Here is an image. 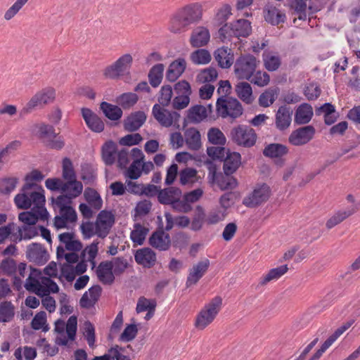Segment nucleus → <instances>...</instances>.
<instances>
[{
    "mask_svg": "<svg viewBox=\"0 0 360 360\" xmlns=\"http://www.w3.org/2000/svg\"><path fill=\"white\" fill-rule=\"evenodd\" d=\"M263 14L265 21L273 26L278 25L280 23H284L286 20L285 13L281 12L275 6L264 8Z\"/></svg>",
    "mask_w": 360,
    "mask_h": 360,
    "instance_id": "31",
    "label": "nucleus"
},
{
    "mask_svg": "<svg viewBox=\"0 0 360 360\" xmlns=\"http://www.w3.org/2000/svg\"><path fill=\"white\" fill-rule=\"evenodd\" d=\"M66 334L70 341H75L77 336V316L72 315L69 317L67 323H65Z\"/></svg>",
    "mask_w": 360,
    "mask_h": 360,
    "instance_id": "57",
    "label": "nucleus"
},
{
    "mask_svg": "<svg viewBox=\"0 0 360 360\" xmlns=\"http://www.w3.org/2000/svg\"><path fill=\"white\" fill-rule=\"evenodd\" d=\"M186 69V60L184 58H178L169 64L166 72V80L169 82H176L183 75Z\"/></svg>",
    "mask_w": 360,
    "mask_h": 360,
    "instance_id": "24",
    "label": "nucleus"
},
{
    "mask_svg": "<svg viewBox=\"0 0 360 360\" xmlns=\"http://www.w3.org/2000/svg\"><path fill=\"white\" fill-rule=\"evenodd\" d=\"M84 198L91 207L99 210L103 206V200L100 194L94 188L88 187L85 189Z\"/></svg>",
    "mask_w": 360,
    "mask_h": 360,
    "instance_id": "43",
    "label": "nucleus"
},
{
    "mask_svg": "<svg viewBox=\"0 0 360 360\" xmlns=\"http://www.w3.org/2000/svg\"><path fill=\"white\" fill-rule=\"evenodd\" d=\"M33 192L37 193L38 194L45 195V191L41 185L32 181H26L20 189V193L17 194L14 198V202L18 209V202H21L23 200L20 198L18 200V197H20L21 195H24L28 201H31V195Z\"/></svg>",
    "mask_w": 360,
    "mask_h": 360,
    "instance_id": "27",
    "label": "nucleus"
},
{
    "mask_svg": "<svg viewBox=\"0 0 360 360\" xmlns=\"http://www.w3.org/2000/svg\"><path fill=\"white\" fill-rule=\"evenodd\" d=\"M210 34L208 29L198 27L191 34L190 43L193 47L199 48L205 46L210 41Z\"/></svg>",
    "mask_w": 360,
    "mask_h": 360,
    "instance_id": "32",
    "label": "nucleus"
},
{
    "mask_svg": "<svg viewBox=\"0 0 360 360\" xmlns=\"http://www.w3.org/2000/svg\"><path fill=\"white\" fill-rule=\"evenodd\" d=\"M143 141L142 136L139 133L127 134L119 140V143L123 146L139 145Z\"/></svg>",
    "mask_w": 360,
    "mask_h": 360,
    "instance_id": "60",
    "label": "nucleus"
},
{
    "mask_svg": "<svg viewBox=\"0 0 360 360\" xmlns=\"http://www.w3.org/2000/svg\"><path fill=\"white\" fill-rule=\"evenodd\" d=\"M185 141L188 147L193 150H198L201 147V135L195 127H190L185 131Z\"/></svg>",
    "mask_w": 360,
    "mask_h": 360,
    "instance_id": "36",
    "label": "nucleus"
},
{
    "mask_svg": "<svg viewBox=\"0 0 360 360\" xmlns=\"http://www.w3.org/2000/svg\"><path fill=\"white\" fill-rule=\"evenodd\" d=\"M138 95L132 92H126L118 96L115 102L121 108L129 110L132 108L139 101Z\"/></svg>",
    "mask_w": 360,
    "mask_h": 360,
    "instance_id": "40",
    "label": "nucleus"
},
{
    "mask_svg": "<svg viewBox=\"0 0 360 360\" xmlns=\"http://www.w3.org/2000/svg\"><path fill=\"white\" fill-rule=\"evenodd\" d=\"M292 110L285 105L279 107L276 115V126L283 131L289 127L292 120Z\"/></svg>",
    "mask_w": 360,
    "mask_h": 360,
    "instance_id": "28",
    "label": "nucleus"
},
{
    "mask_svg": "<svg viewBox=\"0 0 360 360\" xmlns=\"http://www.w3.org/2000/svg\"><path fill=\"white\" fill-rule=\"evenodd\" d=\"M226 89V94L219 96L216 102L217 116H210V119L215 120L221 116L223 118L231 117L233 120L240 117L243 113L241 103L233 96H227L231 90V84L229 80H220L217 93L221 94V89Z\"/></svg>",
    "mask_w": 360,
    "mask_h": 360,
    "instance_id": "1",
    "label": "nucleus"
},
{
    "mask_svg": "<svg viewBox=\"0 0 360 360\" xmlns=\"http://www.w3.org/2000/svg\"><path fill=\"white\" fill-rule=\"evenodd\" d=\"M63 178L67 181V182L72 181L77 179L76 172L74 169L72 162L69 158H64L63 159Z\"/></svg>",
    "mask_w": 360,
    "mask_h": 360,
    "instance_id": "52",
    "label": "nucleus"
},
{
    "mask_svg": "<svg viewBox=\"0 0 360 360\" xmlns=\"http://www.w3.org/2000/svg\"><path fill=\"white\" fill-rule=\"evenodd\" d=\"M288 148L282 143H271L266 145L262 150L264 156L269 158H281L288 153Z\"/></svg>",
    "mask_w": 360,
    "mask_h": 360,
    "instance_id": "33",
    "label": "nucleus"
},
{
    "mask_svg": "<svg viewBox=\"0 0 360 360\" xmlns=\"http://www.w3.org/2000/svg\"><path fill=\"white\" fill-rule=\"evenodd\" d=\"M313 108L309 103L300 104L295 110L294 122L296 124H306L310 122L313 117Z\"/></svg>",
    "mask_w": 360,
    "mask_h": 360,
    "instance_id": "29",
    "label": "nucleus"
},
{
    "mask_svg": "<svg viewBox=\"0 0 360 360\" xmlns=\"http://www.w3.org/2000/svg\"><path fill=\"white\" fill-rule=\"evenodd\" d=\"M303 93L307 100L314 101L320 96L321 90L319 85L312 82L305 86Z\"/></svg>",
    "mask_w": 360,
    "mask_h": 360,
    "instance_id": "61",
    "label": "nucleus"
},
{
    "mask_svg": "<svg viewBox=\"0 0 360 360\" xmlns=\"http://www.w3.org/2000/svg\"><path fill=\"white\" fill-rule=\"evenodd\" d=\"M359 208L357 205L354 206L351 210L347 211H338L326 221V226L331 229L336 225L340 224L345 219L355 213Z\"/></svg>",
    "mask_w": 360,
    "mask_h": 360,
    "instance_id": "38",
    "label": "nucleus"
},
{
    "mask_svg": "<svg viewBox=\"0 0 360 360\" xmlns=\"http://www.w3.org/2000/svg\"><path fill=\"white\" fill-rule=\"evenodd\" d=\"M39 138L43 139V143L49 149L60 150L65 143L64 139L56 133L53 126L43 124L39 129Z\"/></svg>",
    "mask_w": 360,
    "mask_h": 360,
    "instance_id": "10",
    "label": "nucleus"
},
{
    "mask_svg": "<svg viewBox=\"0 0 360 360\" xmlns=\"http://www.w3.org/2000/svg\"><path fill=\"white\" fill-rule=\"evenodd\" d=\"M208 141L213 145L224 146L226 139L221 131L216 127H212L207 132Z\"/></svg>",
    "mask_w": 360,
    "mask_h": 360,
    "instance_id": "51",
    "label": "nucleus"
},
{
    "mask_svg": "<svg viewBox=\"0 0 360 360\" xmlns=\"http://www.w3.org/2000/svg\"><path fill=\"white\" fill-rule=\"evenodd\" d=\"M236 92L238 97L246 104H251L254 101L251 85L246 82L238 83L236 86Z\"/></svg>",
    "mask_w": 360,
    "mask_h": 360,
    "instance_id": "37",
    "label": "nucleus"
},
{
    "mask_svg": "<svg viewBox=\"0 0 360 360\" xmlns=\"http://www.w3.org/2000/svg\"><path fill=\"white\" fill-rule=\"evenodd\" d=\"M226 148L223 146H209L207 154L212 162L214 160L222 162L224 160Z\"/></svg>",
    "mask_w": 360,
    "mask_h": 360,
    "instance_id": "56",
    "label": "nucleus"
},
{
    "mask_svg": "<svg viewBox=\"0 0 360 360\" xmlns=\"http://www.w3.org/2000/svg\"><path fill=\"white\" fill-rule=\"evenodd\" d=\"M288 270L287 264L281 265L276 268L271 269L269 270L268 274L261 278L259 282V285H264L269 281L274 279H278L283 275H284Z\"/></svg>",
    "mask_w": 360,
    "mask_h": 360,
    "instance_id": "45",
    "label": "nucleus"
},
{
    "mask_svg": "<svg viewBox=\"0 0 360 360\" xmlns=\"http://www.w3.org/2000/svg\"><path fill=\"white\" fill-rule=\"evenodd\" d=\"M20 198L23 200L21 202H18V209L27 210L33 205L34 208L35 216L38 221H48L50 214L45 207L46 197L45 195L38 194L33 192L31 195V201H28L24 195H21ZM20 196L18 197V200Z\"/></svg>",
    "mask_w": 360,
    "mask_h": 360,
    "instance_id": "6",
    "label": "nucleus"
},
{
    "mask_svg": "<svg viewBox=\"0 0 360 360\" xmlns=\"http://www.w3.org/2000/svg\"><path fill=\"white\" fill-rule=\"evenodd\" d=\"M0 269L4 272V274L8 276H12L15 274L17 269L16 262L13 258L6 257L1 261Z\"/></svg>",
    "mask_w": 360,
    "mask_h": 360,
    "instance_id": "63",
    "label": "nucleus"
},
{
    "mask_svg": "<svg viewBox=\"0 0 360 360\" xmlns=\"http://www.w3.org/2000/svg\"><path fill=\"white\" fill-rule=\"evenodd\" d=\"M133 62V58L131 54L126 53L120 57L112 65L107 66L103 70V76L106 79H117L124 75H129V69Z\"/></svg>",
    "mask_w": 360,
    "mask_h": 360,
    "instance_id": "9",
    "label": "nucleus"
},
{
    "mask_svg": "<svg viewBox=\"0 0 360 360\" xmlns=\"http://www.w3.org/2000/svg\"><path fill=\"white\" fill-rule=\"evenodd\" d=\"M134 228V229L131 232L130 238L132 242L137 245H142L149 232V229L145 227L140 223H135Z\"/></svg>",
    "mask_w": 360,
    "mask_h": 360,
    "instance_id": "41",
    "label": "nucleus"
},
{
    "mask_svg": "<svg viewBox=\"0 0 360 360\" xmlns=\"http://www.w3.org/2000/svg\"><path fill=\"white\" fill-rule=\"evenodd\" d=\"M230 27L232 32V34H229L231 37H235L239 38L242 37L246 38L252 33L251 22L246 19L235 20L232 23V27Z\"/></svg>",
    "mask_w": 360,
    "mask_h": 360,
    "instance_id": "26",
    "label": "nucleus"
},
{
    "mask_svg": "<svg viewBox=\"0 0 360 360\" xmlns=\"http://www.w3.org/2000/svg\"><path fill=\"white\" fill-rule=\"evenodd\" d=\"M230 136L233 143L239 146L250 148L253 146L257 139L255 130L246 126L238 125L230 132Z\"/></svg>",
    "mask_w": 360,
    "mask_h": 360,
    "instance_id": "11",
    "label": "nucleus"
},
{
    "mask_svg": "<svg viewBox=\"0 0 360 360\" xmlns=\"http://www.w3.org/2000/svg\"><path fill=\"white\" fill-rule=\"evenodd\" d=\"M39 229L38 226H35V225H27V226H22V228H18V232H19V240H21L22 239L25 240H30L32 238L38 236Z\"/></svg>",
    "mask_w": 360,
    "mask_h": 360,
    "instance_id": "55",
    "label": "nucleus"
},
{
    "mask_svg": "<svg viewBox=\"0 0 360 360\" xmlns=\"http://www.w3.org/2000/svg\"><path fill=\"white\" fill-rule=\"evenodd\" d=\"M127 268V259L123 257H117L114 258V262H101L96 269V274L103 285H111L115 281V276H120Z\"/></svg>",
    "mask_w": 360,
    "mask_h": 360,
    "instance_id": "3",
    "label": "nucleus"
},
{
    "mask_svg": "<svg viewBox=\"0 0 360 360\" xmlns=\"http://www.w3.org/2000/svg\"><path fill=\"white\" fill-rule=\"evenodd\" d=\"M68 186L65 188L64 194L59 195L55 200L59 201L62 205L66 204L72 206V200L78 197L83 191V185L81 181L76 179L72 181L66 182Z\"/></svg>",
    "mask_w": 360,
    "mask_h": 360,
    "instance_id": "18",
    "label": "nucleus"
},
{
    "mask_svg": "<svg viewBox=\"0 0 360 360\" xmlns=\"http://www.w3.org/2000/svg\"><path fill=\"white\" fill-rule=\"evenodd\" d=\"M222 305V298L216 296L205 304L197 315L195 326L198 329H204L210 324L219 312Z\"/></svg>",
    "mask_w": 360,
    "mask_h": 360,
    "instance_id": "5",
    "label": "nucleus"
},
{
    "mask_svg": "<svg viewBox=\"0 0 360 360\" xmlns=\"http://www.w3.org/2000/svg\"><path fill=\"white\" fill-rule=\"evenodd\" d=\"M207 117V108L202 105H194L187 110V119L192 123H200Z\"/></svg>",
    "mask_w": 360,
    "mask_h": 360,
    "instance_id": "35",
    "label": "nucleus"
},
{
    "mask_svg": "<svg viewBox=\"0 0 360 360\" xmlns=\"http://www.w3.org/2000/svg\"><path fill=\"white\" fill-rule=\"evenodd\" d=\"M132 323L126 325L124 330L119 337V341L129 342L132 341L137 335L139 328L135 323V319H131Z\"/></svg>",
    "mask_w": 360,
    "mask_h": 360,
    "instance_id": "44",
    "label": "nucleus"
},
{
    "mask_svg": "<svg viewBox=\"0 0 360 360\" xmlns=\"http://www.w3.org/2000/svg\"><path fill=\"white\" fill-rule=\"evenodd\" d=\"M45 186L51 191H60L62 194L65 193V188L68 186L59 178H49L45 181Z\"/></svg>",
    "mask_w": 360,
    "mask_h": 360,
    "instance_id": "58",
    "label": "nucleus"
},
{
    "mask_svg": "<svg viewBox=\"0 0 360 360\" xmlns=\"http://www.w3.org/2000/svg\"><path fill=\"white\" fill-rule=\"evenodd\" d=\"M134 259L138 264L149 269L155 264L157 255L151 248H143L136 250Z\"/></svg>",
    "mask_w": 360,
    "mask_h": 360,
    "instance_id": "23",
    "label": "nucleus"
},
{
    "mask_svg": "<svg viewBox=\"0 0 360 360\" xmlns=\"http://www.w3.org/2000/svg\"><path fill=\"white\" fill-rule=\"evenodd\" d=\"M56 98V90L53 87H47L37 92L27 102L26 105L20 110V116L30 113L37 107L53 102Z\"/></svg>",
    "mask_w": 360,
    "mask_h": 360,
    "instance_id": "12",
    "label": "nucleus"
},
{
    "mask_svg": "<svg viewBox=\"0 0 360 360\" xmlns=\"http://www.w3.org/2000/svg\"><path fill=\"white\" fill-rule=\"evenodd\" d=\"M205 163L208 165L209 178L211 184H217L221 191L233 190L238 186V180L232 174L226 176L224 173L218 172L217 165L209 159Z\"/></svg>",
    "mask_w": 360,
    "mask_h": 360,
    "instance_id": "7",
    "label": "nucleus"
},
{
    "mask_svg": "<svg viewBox=\"0 0 360 360\" xmlns=\"http://www.w3.org/2000/svg\"><path fill=\"white\" fill-rule=\"evenodd\" d=\"M117 147L112 140H108L101 147V156L106 165H112L115 160Z\"/></svg>",
    "mask_w": 360,
    "mask_h": 360,
    "instance_id": "34",
    "label": "nucleus"
},
{
    "mask_svg": "<svg viewBox=\"0 0 360 360\" xmlns=\"http://www.w3.org/2000/svg\"><path fill=\"white\" fill-rule=\"evenodd\" d=\"M164 69V64L158 63L153 65L149 70L148 77L152 87L157 88L161 84L163 79Z\"/></svg>",
    "mask_w": 360,
    "mask_h": 360,
    "instance_id": "39",
    "label": "nucleus"
},
{
    "mask_svg": "<svg viewBox=\"0 0 360 360\" xmlns=\"http://www.w3.org/2000/svg\"><path fill=\"white\" fill-rule=\"evenodd\" d=\"M160 96L158 97V103L162 108H165L171 103L173 96L172 88L170 85L166 84L161 87L160 91Z\"/></svg>",
    "mask_w": 360,
    "mask_h": 360,
    "instance_id": "54",
    "label": "nucleus"
},
{
    "mask_svg": "<svg viewBox=\"0 0 360 360\" xmlns=\"http://www.w3.org/2000/svg\"><path fill=\"white\" fill-rule=\"evenodd\" d=\"M210 266V260L205 259L198 262L193 266V271H191L187 277L186 285L187 288L196 284L198 281L204 276Z\"/></svg>",
    "mask_w": 360,
    "mask_h": 360,
    "instance_id": "25",
    "label": "nucleus"
},
{
    "mask_svg": "<svg viewBox=\"0 0 360 360\" xmlns=\"http://www.w3.org/2000/svg\"><path fill=\"white\" fill-rule=\"evenodd\" d=\"M18 183L17 177H4L0 180V193L9 195Z\"/></svg>",
    "mask_w": 360,
    "mask_h": 360,
    "instance_id": "53",
    "label": "nucleus"
},
{
    "mask_svg": "<svg viewBox=\"0 0 360 360\" xmlns=\"http://www.w3.org/2000/svg\"><path fill=\"white\" fill-rule=\"evenodd\" d=\"M30 326L34 330H41L44 333L49 331V326L47 323L46 313L44 311L37 312L31 321Z\"/></svg>",
    "mask_w": 360,
    "mask_h": 360,
    "instance_id": "42",
    "label": "nucleus"
},
{
    "mask_svg": "<svg viewBox=\"0 0 360 360\" xmlns=\"http://www.w3.org/2000/svg\"><path fill=\"white\" fill-rule=\"evenodd\" d=\"M100 110L103 115L113 122H107L110 127H114L118 124L119 121L123 115L122 109L119 105H114L106 101H102L99 106Z\"/></svg>",
    "mask_w": 360,
    "mask_h": 360,
    "instance_id": "19",
    "label": "nucleus"
},
{
    "mask_svg": "<svg viewBox=\"0 0 360 360\" xmlns=\"http://www.w3.org/2000/svg\"><path fill=\"white\" fill-rule=\"evenodd\" d=\"M190 58L195 65H206L211 61L212 56L208 50L198 49L191 53Z\"/></svg>",
    "mask_w": 360,
    "mask_h": 360,
    "instance_id": "46",
    "label": "nucleus"
},
{
    "mask_svg": "<svg viewBox=\"0 0 360 360\" xmlns=\"http://www.w3.org/2000/svg\"><path fill=\"white\" fill-rule=\"evenodd\" d=\"M226 155L224 157L223 170L224 174L230 176L235 173L241 165V155L238 152L231 151L229 148L226 149Z\"/></svg>",
    "mask_w": 360,
    "mask_h": 360,
    "instance_id": "21",
    "label": "nucleus"
},
{
    "mask_svg": "<svg viewBox=\"0 0 360 360\" xmlns=\"http://www.w3.org/2000/svg\"><path fill=\"white\" fill-rule=\"evenodd\" d=\"M157 302L155 299H147L145 297H141L137 302L136 311L137 313L148 311L156 308Z\"/></svg>",
    "mask_w": 360,
    "mask_h": 360,
    "instance_id": "62",
    "label": "nucleus"
},
{
    "mask_svg": "<svg viewBox=\"0 0 360 360\" xmlns=\"http://www.w3.org/2000/svg\"><path fill=\"white\" fill-rule=\"evenodd\" d=\"M227 46H221L214 51V57L221 68H229L233 63V53Z\"/></svg>",
    "mask_w": 360,
    "mask_h": 360,
    "instance_id": "30",
    "label": "nucleus"
},
{
    "mask_svg": "<svg viewBox=\"0 0 360 360\" xmlns=\"http://www.w3.org/2000/svg\"><path fill=\"white\" fill-rule=\"evenodd\" d=\"M14 316L15 307L11 302L4 301L0 303V322H9Z\"/></svg>",
    "mask_w": 360,
    "mask_h": 360,
    "instance_id": "47",
    "label": "nucleus"
},
{
    "mask_svg": "<svg viewBox=\"0 0 360 360\" xmlns=\"http://www.w3.org/2000/svg\"><path fill=\"white\" fill-rule=\"evenodd\" d=\"M164 229L157 228L148 238V244L153 248L164 251L163 249Z\"/></svg>",
    "mask_w": 360,
    "mask_h": 360,
    "instance_id": "50",
    "label": "nucleus"
},
{
    "mask_svg": "<svg viewBox=\"0 0 360 360\" xmlns=\"http://www.w3.org/2000/svg\"><path fill=\"white\" fill-rule=\"evenodd\" d=\"M81 179L85 184H91L96 180V169L91 163L85 162L82 164Z\"/></svg>",
    "mask_w": 360,
    "mask_h": 360,
    "instance_id": "49",
    "label": "nucleus"
},
{
    "mask_svg": "<svg viewBox=\"0 0 360 360\" xmlns=\"http://www.w3.org/2000/svg\"><path fill=\"white\" fill-rule=\"evenodd\" d=\"M278 91V88L271 89L270 91H265L262 93L259 97V105L264 108H267L271 105L275 101V94Z\"/></svg>",
    "mask_w": 360,
    "mask_h": 360,
    "instance_id": "59",
    "label": "nucleus"
},
{
    "mask_svg": "<svg viewBox=\"0 0 360 360\" xmlns=\"http://www.w3.org/2000/svg\"><path fill=\"white\" fill-rule=\"evenodd\" d=\"M315 133L316 129L312 125L304 126L292 131L288 141L292 146H302L309 142L314 138Z\"/></svg>",
    "mask_w": 360,
    "mask_h": 360,
    "instance_id": "16",
    "label": "nucleus"
},
{
    "mask_svg": "<svg viewBox=\"0 0 360 360\" xmlns=\"http://www.w3.org/2000/svg\"><path fill=\"white\" fill-rule=\"evenodd\" d=\"M147 116L142 110L131 112L124 120L123 125L125 131L134 132L139 130L146 120Z\"/></svg>",
    "mask_w": 360,
    "mask_h": 360,
    "instance_id": "22",
    "label": "nucleus"
},
{
    "mask_svg": "<svg viewBox=\"0 0 360 360\" xmlns=\"http://www.w3.org/2000/svg\"><path fill=\"white\" fill-rule=\"evenodd\" d=\"M257 58L250 53L241 54L234 65V72L239 79L250 80L257 68Z\"/></svg>",
    "mask_w": 360,
    "mask_h": 360,
    "instance_id": "8",
    "label": "nucleus"
},
{
    "mask_svg": "<svg viewBox=\"0 0 360 360\" xmlns=\"http://www.w3.org/2000/svg\"><path fill=\"white\" fill-rule=\"evenodd\" d=\"M198 171L193 167H186L179 172V182L182 186L189 184L191 179L197 176Z\"/></svg>",
    "mask_w": 360,
    "mask_h": 360,
    "instance_id": "64",
    "label": "nucleus"
},
{
    "mask_svg": "<svg viewBox=\"0 0 360 360\" xmlns=\"http://www.w3.org/2000/svg\"><path fill=\"white\" fill-rule=\"evenodd\" d=\"M51 205L54 210L59 209L60 215L53 218V226L56 230L70 229L68 224H75L77 221V213L72 206L61 204L55 200L53 196L50 198Z\"/></svg>",
    "mask_w": 360,
    "mask_h": 360,
    "instance_id": "4",
    "label": "nucleus"
},
{
    "mask_svg": "<svg viewBox=\"0 0 360 360\" xmlns=\"http://www.w3.org/2000/svg\"><path fill=\"white\" fill-rule=\"evenodd\" d=\"M26 258L29 262H34L38 266H41L48 262L49 255L46 248L41 244L32 243L27 247Z\"/></svg>",
    "mask_w": 360,
    "mask_h": 360,
    "instance_id": "17",
    "label": "nucleus"
},
{
    "mask_svg": "<svg viewBox=\"0 0 360 360\" xmlns=\"http://www.w3.org/2000/svg\"><path fill=\"white\" fill-rule=\"evenodd\" d=\"M115 223V215L113 210H103L100 211L95 222L97 229V236L105 238Z\"/></svg>",
    "mask_w": 360,
    "mask_h": 360,
    "instance_id": "14",
    "label": "nucleus"
},
{
    "mask_svg": "<svg viewBox=\"0 0 360 360\" xmlns=\"http://www.w3.org/2000/svg\"><path fill=\"white\" fill-rule=\"evenodd\" d=\"M202 16V8L200 4L187 5L174 15L169 29L173 33H181L191 24L198 22Z\"/></svg>",
    "mask_w": 360,
    "mask_h": 360,
    "instance_id": "2",
    "label": "nucleus"
},
{
    "mask_svg": "<svg viewBox=\"0 0 360 360\" xmlns=\"http://www.w3.org/2000/svg\"><path fill=\"white\" fill-rule=\"evenodd\" d=\"M152 115L154 118L165 127H171L173 123L179 121L181 115L176 111H169L155 103L152 109Z\"/></svg>",
    "mask_w": 360,
    "mask_h": 360,
    "instance_id": "15",
    "label": "nucleus"
},
{
    "mask_svg": "<svg viewBox=\"0 0 360 360\" xmlns=\"http://www.w3.org/2000/svg\"><path fill=\"white\" fill-rule=\"evenodd\" d=\"M81 112L82 116L90 130L96 133H101L104 130V122L96 113L87 108H82Z\"/></svg>",
    "mask_w": 360,
    "mask_h": 360,
    "instance_id": "20",
    "label": "nucleus"
},
{
    "mask_svg": "<svg viewBox=\"0 0 360 360\" xmlns=\"http://www.w3.org/2000/svg\"><path fill=\"white\" fill-rule=\"evenodd\" d=\"M218 72L215 68L212 66L202 69L197 75V81L200 83L207 84L214 82L218 78Z\"/></svg>",
    "mask_w": 360,
    "mask_h": 360,
    "instance_id": "48",
    "label": "nucleus"
},
{
    "mask_svg": "<svg viewBox=\"0 0 360 360\" xmlns=\"http://www.w3.org/2000/svg\"><path fill=\"white\" fill-rule=\"evenodd\" d=\"M271 195L270 186L266 184H257L253 191L243 200V204L249 208H255L266 202Z\"/></svg>",
    "mask_w": 360,
    "mask_h": 360,
    "instance_id": "13",
    "label": "nucleus"
}]
</instances>
